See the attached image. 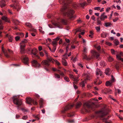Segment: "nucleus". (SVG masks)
Wrapping results in <instances>:
<instances>
[{
	"label": "nucleus",
	"instance_id": "37998d69",
	"mask_svg": "<svg viewBox=\"0 0 123 123\" xmlns=\"http://www.w3.org/2000/svg\"><path fill=\"white\" fill-rule=\"evenodd\" d=\"M56 47L53 46L52 49V50L51 52H54L56 49Z\"/></svg>",
	"mask_w": 123,
	"mask_h": 123
},
{
	"label": "nucleus",
	"instance_id": "338daca9",
	"mask_svg": "<svg viewBox=\"0 0 123 123\" xmlns=\"http://www.w3.org/2000/svg\"><path fill=\"white\" fill-rule=\"evenodd\" d=\"M77 58V56H76L74 59L73 60V62H74L76 60Z\"/></svg>",
	"mask_w": 123,
	"mask_h": 123
},
{
	"label": "nucleus",
	"instance_id": "2eb2a0df",
	"mask_svg": "<svg viewBox=\"0 0 123 123\" xmlns=\"http://www.w3.org/2000/svg\"><path fill=\"white\" fill-rule=\"evenodd\" d=\"M37 52V50L36 49L33 48L31 50V54H33L34 55H36Z\"/></svg>",
	"mask_w": 123,
	"mask_h": 123
},
{
	"label": "nucleus",
	"instance_id": "f3484780",
	"mask_svg": "<svg viewBox=\"0 0 123 123\" xmlns=\"http://www.w3.org/2000/svg\"><path fill=\"white\" fill-rule=\"evenodd\" d=\"M102 74V71L99 69H97V71L96 72V75H100V76H101Z\"/></svg>",
	"mask_w": 123,
	"mask_h": 123
},
{
	"label": "nucleus",
	"instance_id": "4be33fe9",
	"mask_svg": "<svg viewBox=\"0 0 123 123\" xmlns=\"http://www.w3.org/2000/svg\"><path fill=\"white\" fill-rule=\"evenodd\" d=\"M62 62L64 66H67V63L66 60L64 59H62Z\"/></svg>",
	"mask_w": 123,
	"mask_h": 123
},
{
	"label": "nucleus",
	"instance_id": "13d9d810",
	"mask_svg": "<svg viewBox=\"0 0 123 123\" xmlns=\"http://www.w3.org/2000/svg\"><path fill=\"white\" fill-rule=\"evenodd\" d=\"M81 31V30L80 29H76V32L75 33L76 34V33L78 32H80Z\"/></svg>",
	"mask_w": 123,
	"mask_h": 123
},
{
	"label": "nucleus",
	"instance_id": "7c9ffc66",
	"mask_svg": "<svg viewBox=\"0 0 123 123\" xmlns=\"http://www.w3.org/2000/svg\"><path fill=\"white\" fill-rule=\"evenodd\" d=\"M61 22L64 24L66 25L67 24V20L62 19L61 20Z\"/></svg>",
	"mask_w": 123,
	"mask_h": 123
},
{
	"label": "nucleus",
	"instance_id": "f03ea898",
	"mask_svg": "<svg viewBox=\"0 0 123 123\" xmlns=\"http://www.w3.org/2000/svg\"><path fill=\"white\" fill-rule=\"evenodd\" d=\"M92 54V56L91 57H90L89 56H87L86 54L83 53V59L87 60H90L95 57H96L97 58H98L99 57V54L95 51H93Z\"/></svg>",
	"mask_w": 123,
	"mask_h": 123
},
{
	"label": "nucleus",
	"instance_id": "680f3d73",
	"mask_svg": "<svg viewBox=\"0 0 123 123\" xmlns=\"http://www.w3.org/2000/svg\"><path fill=\"white\" fill-rule=\"evenodd\" d=\"M114 2L120 3L121 2V1L120 0H114Z\"/></svg>",
	"mask_w": 123,
	"mask_h": 123
},
{
	"label": "nucleus",
	"instance_id": "c9c22d12",
	"mask_svg": "<svg viewBox=\"0 0 123 123\" xmlns=\"http://www.w3.org/2000/svg\"><path fill=\"white\" fill-rule=\"evenodd\" d=\"M15 6L16 8H17L15 9H17V11H19V10L20 9V7L19 6L18 4H17V5Z\"/></svg>",
	"mask_w": 123,
	"mask_h": 123
},
{
	"label": "nucleus",
	"instance_id": "c85d7f7f",
	"mask_svg": "<svg viewBox=\"0 0 123 123\" xmlns=\"http://www.w3.org/2000/svg\"><path fill=\"white\" fill-rule=\"evenodd\" d=\"M8 39L10 42H12L13 40V37L12 36L10 35L8 36Z\"/></svg>",
	"mask_w": 123,
	"mask_h": 123
},
{
	"label": "nucleus",
	"instance_id": "c756f323",
	"mask_svg": "<svg viewBox=\"0 0 123 123\" xmlns=\"http://www.w3.org/2000/svg\"><path fill=\"white\" fill-rule=\"evenodd\" d=\"M81 104H82L80 102H79V103H77L76 106V108H78L80 107Z\"/></svg>",
	"mask_w": 123,
	"mask_h": 123
},
{
	"label": "nucleus",
	"instance_id": "0e129e2a",
	"mask_svg": "<svg viewBox=\"0 0 123 123\" xmlns=\"http://www.w3.org/2000/svg\"><path fill=\"white\" fill-rule=\"evenodd\" d=\"M8 50L9 53L11 54H13V51L11 50L10 49H8Z\"/></svg>",
	"mask_w": 123,
	"mask_h": 123
},
{
	"label": "nucleus",
	"instance_id": "20e7f679",
	"mask_svg": "<svg viewBox=\"0 0 123 123\" xmlns=\"http://www.w3.org/2000/svg\"><path fill=\"white\" fill-rule=\"evenodd\" d=\"M74 106V105H68L66 106L64 109L62 111V113H64L65 111L69 110L70 109Z\"/></svg>",
	"mask_w": 123,
	"mask_h": 123
},
{
	"label": "nucleus",
	"instance_id": "ddd939ff",
	"mask_svg": "<svg viewBox=\"0 0 123 123\" xmlns=\"http://www.w3.org/2000/svg\"><path fill=\"white\" fill-rule=\"evenodd\" d=\"M105 13H104L101 14V16L100 19L102 21H104L105 19L107 18V16L106 15H105Z\"/></svg>",
	"mask_w": 123,
	"mask_h": 123
},
{
	"label": "nucleus",
	"instance_id": "09e8293b",
	"mask_svg": "<svg viewBox=\"0 0 123 123\" xmlns=\"http://www.w3.org/2000/svg\"><path fill=\"white\" fill-rule=\"evenodd\" d=\"M94 9L95 10H100V8L99 7H96L94 8Z\"/></svg>",
	"mask_w": 123,
	"mask_h": 123
},
{
	"label": "nucleus",
	"instance_id": "052dcab7",
	"mask_svg": "<svg viewBox=\"0 0 123 123\" xmlns=\"http://www.w3.org/2000/svg\"><path fill=\"white\" fill-rule=\"evenodd\" d=\"M111 82H114V81L115 79L114 78L113 76L112 75H111Z\"/></svg>",
	"mask_w": 123,
	"mask_h": 123
},
{
	"label": "nucleus",
	"instance_id": "9b49d317",
	"mask_svg": "<svg viewBox=\"0 0 123 123\" xmlns=\"http://www.w3.org/2000/svg\"><path fill=\"white\" fill-rule=\"evenodd\" d=\"M47 57V60L49 63L50 62L53 63L54 62V60L51 56H49L48 55H46Z\"/></svg>",
	"mask_w": 123,
	"mask_h": 123
},
{
	"label": "nucleus",
	"instance_id": "7ed1b4c3",
	"mask_svg": "<svg viewBox=\"0 0 123 123\" xmlns=\"http://www.w3.org/2000/svg\"><path fill=\"white\" fill-rule=\"evenodd\" d=\"M13 100L14 103L18 106L22 104V102L21 100L20 99L17 98L16 96L13 97Z\"/></svg>",
	"mask_w": 123,
	"mask_h": 123
},
{
	"label": "nucleus",
	"instance_id": "a211bd4d",
	"mask_svg": "<svg viewBox=\"0 0 123 123\" xmlns=\"http://www.w3.org/2000/svg\"><path fill=\"white\" fill-rule=\"evenodd\" d=\"M101 83L102 81H100L98 78L96 79L94 81L95 84L98 85L100 84Z\"/></svg>",
	"mask_w": 123,
	"mask_h": 123
},
{
	"label": "nucleus",
	"instance_id": "603ef678",
	"mask_svg": "<svg viewBox=\"0 0 123 123\" xmlns=\"http://www.w3.org/2000/svg\"><path fill=\"white\" fill-rule=\"evenodd\" d=\"M10 6L11 7H13V9H16L17 8H16L15 7V6H14V5H13V4L10 5Z\"/></svg>",
	"mask_w": 123,
	"mask_h": 123
},
{
	"label": "nucleus",
	"instance_id": "ea45409f",
	"mask_svg": "<svg viewBox=\"0 0 123 123\" xmlns=\"http://www.w3.org/2000/svg\"><path fill=\"white\" fill-rule=\"evenodd\" d=\"M64 79L67 82H69L70 81L69 78L68 77H65L64 78Z\"/></svg>",
	"mask_w": 123,
	"mask_h": 123
},
{
	"label": "nucleus",
	"instance_id": "5701e85b",
	"mask_svg": "<svg viewBox=\"0 0 123 123\" xmlns=\"http://www.w3.org/2000/svg\"><path fill=\"white\" fill-rule=\"evenodd\" d=\"M112 82L109 81H107L106 82L105 85L107 86H111L112 85Z\"/></svg>",
	"mask_w": 123,
	"mask_h": 123
},
{
	"label": "nucleus",
	"instance_id": "f704fd0d",
	"mask_svg": "<svg viewBox=\"0 0 123 123\" xmlns=\"http://www.w3.org/2000/svg\"><path fill=\"white\" fill-rule=\"evenodd\" d=\"M109 117H110L109 116H108L107 118H104L103 120V121L105 122V123H111L107 121V120L108 119Z\"/></svg>",
	"mask_w": 123,
	"mask_h": 123
},
{
	"label": "nucleus",
	"instance_id": "393cba45",
	"mask_svg": "<svg viewBox=\"0 0 123 123\" xmlns=\"http://www.w3.org/2000/svg\"><path fill=\"white\" fill-rule=\"evenodd\" d=\"M12 21L16 25H18L20 23L19 21L18 20L15 19H12Z\"/></svg>",
	"mask_w": 123,
	"mask_h": 123
},
{
	"label": "nucleus",
	"instance_id": "69168bd1",
	"mask_svg": "<svg viewBox=\"0 0 123 123\" xmlns=\"http://www.w3.org/2000/svg\"><path fill=\"white\" fill-rule=\"evenodd\" d=\"M69 77L71 79H73L74 78V77L73 75L70 74L69 75Z\"/></svg>",
	"mask_w": 123,
	"mask_h": 123
},
{
	"label": "nucleus",
	"instance_id": "2f4dec72",
	"mask_svg": "<svg viewBox=\"0 0 123 123\" xmlns=\"http://www.w3.org/2000/svg\"><path fill=\"white\" fill-rule=\"evenodd\" d=\"M90 34L88 36L91 38H92L93 37V31H90Z\"/></svg>",
	"mask_w": 123,
	"mask_h": 123
},
{
	"label": "nucleus",
	"instance_id": "39448f33",
	"mask_svg": "<svg viewBox=\"0 0 123 123\" xmlns=\"http://www.w3.org/2000/svg\"><path fill=\"white\" fill-rule=\"evenodd\" d=\"M94 105V103L93 102H87L85 103L84 104V107L85 106H86L88 108H92V105Z\"/></svg>",
	"mask_w": 123,
	"mask_h": 123
},
{
	"label": "nucleus",
	"instance_id": "b1692460",
	"mask_svg": "<svg viewBox=\"0 0 123 123\" xmlns=\"http://www.w3.org/2000/svg\"><path fill=\"white\" fill-rule=\"evenodd\" d=\"M1 19L5 22L10 23L9 21L8 20L7 18L3 16L1 18Z\"/></svg>",
	"mask_w": 123,
	"mask_h": 123
},
{
	"label": "nucleus",
	"instance_id": "1a4fd4ad",
	"mask_svg": "<svg viewBox=\"0 0 123 123\" xmlns=\"http://www.w3.org/2000/svg\"><path fill=\"white\" fill-rule=\"evenodd\" d=\"M23 57V62L25 64L27 65L28 63V58L25 55Z\"/></svg>",
	"mask_w": 123,
	"mask_h": 123
},
{
	"label": "nucleus",
	"instance_id": "49530a36",
	"mask_svg": "<svg viewBox=\"0 0 123 123\" xmlns=\"http://www.w3.org/2000/svg\"><path fill=\"white\" fill-rule=\"evenodd\" d=\"M32 102L34 105H37V102L35 101L32 100Z\"/></svg>",
	"mask_w": 123,
	"mask_h": 123
},
{
	"label": "nucleus",
	"instance_id": "473e14b6",
	"mask_svg": "<svg viewBox=\"0 0 123 123\" xmlns=\"http://www.w3.org/2000/svg\"><path fill=\"white\" fill-rule=\"evenodd\" d=\"M114 43L116 45H118L119 43V42L118 40L115 39L114 41Z\"/></svg>",
	"mask_w": 123,
	"mask_h": 123
},
{
	"label": "nucleus",
	"instance_id": "e2e57ef3",
	"mask_svg": "<svg viewBox=\"0 0 123 123\" xmlns=\"http://www.w3.org/2000/svg\"><path fill=\"white\" fill-rule=\"evenodd\" d=\"M60 38L59 37H57L56 38L54 39V40L55 41H56L57 42V41H58L60 39Z\"/></svg>",
	"mask_w": 123,
	"mask_h": 123
},
{
	"label": "nucleus",
	"instance_id": "dca6fc26",
	"mask_svg": "<svg viewBox=\"0 0 123 123\" xmlns=\"http://www.w3.org/2000/svg\"><path fill=\"white\" fill-rule=\"evenodd\" d=\"M0 7L1 8L3 7L6 5L5 1L4 0H2L0 1Z\"/></svg>",
	"mask_w": 123,
	"mask_h": 123
},
{
	"label": "nucleus",
	"instance_id": "4c0bfd02",
	"mask_svg": "<svg viewBox=\"0 0 123 123\" xmlns=\"http://www.w3.org/2000/svg\"><path fill=\"white\" fill-rule=\"evenodd\" d=\"M106 27H107L110 26L111 25V23L110 22L106 23H105Z\"/></svg>",
	"mask_w": 123,
	"mask_h": 123
},
{
	"label": "nucleus",
	"instance_id": "4468645a",
	"mask_svg": "<svg viewBox=\"0 0 123 123\" xmlns=\"http://www.w3.org/2000/svg\"><path fill=\"white\" fill-rule=\"evenodd\" d=\"M26 102L28 104H31V103L32 100L31 98L30 97H27L26 98Z\"/></svg>",
	"mask_w": 123,
	"mask_h": 123
},
{
	"label": "nucleus",
	"instance_id": "0eeeda50",
	"mask_svg": "<svg viewBox=\"0 0 123 123\" xmlns=\"http://www.w3.org/2000/svg\"><path fill=\"white\" fill-rule=\"evenodd\" d=\"M98 113L99 114V116L100 117H103L107 115L108 114L107 112L105 110L99 111Z\"/></svg>",
	"mask_w": 123,
	"mask_h": 123
},
{
	"label": "nucleus",
	"instance_id": "c03bdc74",
	"mask_svg": "<svg viewBox=\"0 0 123 123\" xmlns=\"http://www.w3.org/2000/svg\"><path fill=\"white\" fill-rule=\"evenodd\" d=\"M87 48L85 47H84L83 51V52L85 54V53H87Z\"/></svg>",
	"mask_w": 123,
	"mask_h": 123
},
{
	"label": "nucleus",
	"instance_id": "a19ab883",
	"mask_svg": "<svg viewBox=\"0 0 123 123\" xmlns=\"http://www.w3.org/2000/svg\"><path fill=\"white\" fill-rule=\"evenodd\" d=\"M85 76L86 77V80H90V76L87 74H86Z\"/></svg>",
	"mask_w": 123,
	"mask_h": 123
},
{
	"label": "nucleus",
	"instance_id": "a878e982",
	"mask_svg": "<svg viewBox=\"0 0 123 123\" xmlns=\"http://www.w3.org/2000/svg\"><path fill=\"white\" fill-rule=\"evenodd\" d=\"M27 42V40L25 39L24 40L22 41L20 43V44L26 45L25 43H26Z\"/></svg>",
	"mask_w": 123,
	"mask_h": 123
},
{
	"label": "nucleus",
	"instance_id": "a18cd8bd",
	"mask_svg": "<svg viewBox=\"0 0 123 123\" xmlns=\"http://www.w3.org/2000/svg\"><path fill=\"white\" fill-rule=\"evenodd\" d=\"M86 4V2H84L83 3H80V5L81 6L83 7Z\"/></svg>",
	"mask_w": 123,
	"mask_h": 123
},
{
	"label": "nucleus",
	"instance_id": "aec40b11",
	"mask_svg": "<svg viewBox=\"0 0 123 123\" xmlns=\"http://www.w3.org/2000/svg\"><path fill=\"white\" fill-rule=\"evenodd\" d=\"M79 77H74V78L73 80L74 81L73 82V83H76L77 82L79 81L78 78Z\"/></svg>",
	"mask_w": 123,
	"mask_h": 123
},
{
	"label": "nucleus",
	"instance_id": "6e6d98bb",
	"mask_svg": "<svg viewBox=\"0 0 123 123\" xmlns=\"http://www.w3.org/2000/svg\"><path fill=\"white\" fill-rule=\"evenodd\" d=\"M28 118V117L27 116H24L23 117L22 119H23L26 120Z\"/></svg>",
	"mask_w": 123,
	"mask_h": 123
},
{
	"label": "nucleus",
	"instance_id": "423d86ee",
	"mask_svg": "<svg viewBox=\"0 0 123 123\" xmlns=\"http://www.w3.org/2000/svg\"><path fill=\"white\" fill-rule=\"evenodd\" d=\"M32 66L36 67L39 68L41 66V65L38 63L37 61L36 60H34L31 62Z\"/></svg>",
	"mask_w": 123,
	"mask_h": 123
},
{
	"label": "nucleus",
	"instance_id": "9d476101",
	"mask_svg": "<svg viewBox=\"0 0 123 123\" xmlns=\"http://www.w3.org/2000/svg\"><path fill=\"white\" fill-rule=\"evenodd\" d=\"M41 64L42 65L46 66H49L50 65L49 63L47 60H43Z\"/></svg>",
	"mask_w": 123,
	"mask_h": 123
},
{
	"label": "nucleus",
	"instance_id": "412c9836",
	"mask_svg": "<svg viewBox=\"0 0 123 123\" xmlns=\"http://www.w3.org/2000/svg\"><path fill=\"white\" fill-rule=\"evenodd\" d=\"M43 100L42 99H41L39 101V104L40 107L41 108L43 107Z\"/></svg>",
	"mask_w": 123,
	"mask_h": 123
},
{
	"label": "nucleus",
	"instance_id": "79ce46f5",
	"mask_svg": "<svg viewBox=\"0 0 123 123\" xmlns=\"http://www.w3.org/2000/svg\"><path fill=\"white\" fill-rule=\"evenodd\" d=\"M55 78H60V75L59 74H55Z\"/></svg>",
	"mask_w": 123,
	"mask_h": 123
},
{
	"label": "nucleus",
	"instance_id": "bf43d9fd",
	"mask_svg": "<svg viewBox=\"0 0 123 123\" xmlns=\"http://www.w3.org/2000/svg\"><path fill=\"white\" fill-rule=\"evenodd\" d=\"M115 67L117 70H118L119 69V65L118 64H117L115 66Z\"/></svg>",
	"mask_w": 123,
	"mask_h": 123
},
{
	"label": "nucleus",
	"instance_id": "3c124183",
	"mask_svg": "<svg viewBox=\"0 0 123 123\" xmlns=\"http://www.w3.org/2000/svg\"><path fill=\"white\" fill-rule=\"evenodd\" d=\"M54 62H55L56 63L57 65H58L59 66L60 65V63L57 60H54Z\"/></svg>",
	"mask_w": 123,
	"mask_h": 123
},
{
	"label": "nucleus",
	"instance_id": "e433bc0d",
	"mask_svg": "<svg viewBox=\"0 0 123 123\" xmlns=\"http://www.w3.org/2000/svg\"><path fill=\"white\" fill-rule=\"evenodd\" d=\"M108 61L110 62H111L113 61V59L111 56H109L108 57Z\"/></svg>",
	"mask_w": 123,
	"mask_h": 123
},
{
	"label": "nucleus",
	"instance_id": "72a5a7b5",
	"mask_svg": "<svg viewBox=\"0 0 123 123\" xmlns=\"http://www.w3.org/2000/svg\"><path fill=\"white\" fill-rule=\"evenodd\" d=\"M116 56L117 58L118 59V60H121V61L122 58L121 57V56L119 55L118 54Z\"/></svg>",
	"mask_w": 123,
	"mask_h": 123
},
{
	"label": "nucleus",
	"instance_id": "6ab92c4d",
	"mask_svg": "<svg viewBox=\"0 0 123 123\" xmlns=\"http://www.w3.org/2000/svg\"><path fill=\"white\" fill-rule=\"evenodd\" d=\"M105 73L106 75H109L111 73L110 71V68H107L105 70Z\"/></svg>",
	"mask_w": 123,
	"mask_h": 123
},
{
	"label": "nucleus",
	"instance_id": "6e6552de",
	"mask_svg": "<svg viewBox=\"0 0 123 123\" xmlns=\"http://www.w3.org/2000/svg\"><path fill=\"white\" fill-rule=\"evenodd\" d=\"M20 52L21 54H24L25 53V48L26 45H23L20 44Z\"/></svg>",
	"mask_w": 123,
	"mask_h": 123
},
{
	"label": "nucleus",
	"instance_id": "bb28decb",
	"mask_svg": "<svg viewBox=\"0 0 123 123\" xmlns=\"http://www.w3.org/2000/svg\"><path fill=\"white\" fill-rule=\"evenodd\" d=\"M52 45L53 46L56 47V46L57 45V42L56 41L54 40V41H53L52 42Z\"/></svg>",
	"mask_w": 123,
	"mask_h": 123
},
{
	"label": "nucleus",
	"instance_id": "5fc2aeb1",
	"mask_svg": "<svg viewBox=\"0 0 123 123\" xmlns=\"http://www.w3.org/2000/svg\"><path fill=\"white\" fill-rule=\"evenodd\" d=\"M84 82L85 81H82L80 83L82 87H84L85 86Z\"/></svg>",
	"mask_w": 123,
	"mask_h": 123
},
{
	"label": "nucleus",
	"instance_id": "f257e3e1",
	"mask_svg": "<svg viewBox=\"0 0 123 123\" xmlns=\"http://www.w3.org/2000/svg\"><path fill=\"white\" fill-rule=\"evenodd\" d=\"M59 2L63 4L64 6L62 8L61 11L65 15H67L69 19L73 20L74 18V17L73 15L74 11L71 8L69 7L67 4L70 2V0H59Z\"/></svg>",
	"mask_w": 123,
	"mask_h": 123
},
{
	"label": "nucleus",
	"instance_id": "cd10ccee",
	"mask_svg": "<svg viewBox=\"0 0 123 123\" xmlns=\"http://www.w3.org/2000/svg\"><path fill=\"white\" fill-rule=\"evenodd\" d=\"M26 25L29 27L30 28H32V25L30 23H26L25 24Z\"/></svg>",
	"mask_w": 123,
	"mask_h": 123
},
{
	"label": "nucleus",
	"instance_id": "4d7b16f0",
	"mask_svg": "<svg viewBox=\"0 0 123 123\" xmlns=\"http://www.w3.org/2000/svg\"><path fill=\"white\" fill-rule=\"evenodd\" d=\"M111 53L113 54H115V51L113 49H111Z\"/></svg>",
	"mask_w": 123,
	"mask_h": 123
},
{
	"label": "nucleus",
	"instance_id": "8fccbe9b",
	"mask_svg": "<svg viewBox=\"0 0 123 123\" xmlns=\"http://www.w3.org/2000/svg\"><path fill=\"white\" fill-rule=\"evenodd\" d=\"M20 37L18 36L15 37V39L16 41H18L20 39Z\"/></svg>",
	"mask_w": 123,
	"mask_h": 123
},
{
	"label": "nucleus",
	"instance_id": "de8ad7c7",
	"mask_svg": "<svg viewBox=\"0 0 123 123\" xmlns=\"http://www.w3.org/2000/svg\"><path fill=\"white\" fill-rule=\"evenodd\" d=\"M62 56L65 59H67L68 58L67 53H66L65 55H63Z\"/></svg>",
	"mask_w": 123,
	"mask_h": 123
},
{
	"label": "nucleus",
	"instance_id": "774afa93",
	"mask_svg": "<svg viewBox=\"0 0 123 123\" xmlns=\"http://www.w3.org/2000/svg\"><path fill=\"white\" fill-rule=\"evenodd\" d=\"M78 6V5L77 4H75L74 5L73 7H74V8H76Z\"/></svg>",
	"mask_w": 123,
	"mask_h": 123
},
{
	"label": "nucleus",
	"instance_id": "864d4df0",
	"mask_svg": "<svg viewBox=\"0 0 123 123\" xmlns=\"http://www.w3.org/2000/svg\"><path fill=\"white\" fill-rule=\"evenodd\" d=\"M95 28L96 29L97 31H99L100 30V26L97 27H95Z\"/></svg>",
	"mask_w": 123,
	"mask_h": 123
},
{
	"label": "nucleus",
	"instance_id": "f8f14e48",
	"mask_svg": "<svg viewBox=\"0 0 123 123\" xmlns=\"http://www.w3.org/2000/svg\"><path fill=\"white\" fill-rule=\"evenodd\" d=\"M2 50L4 55L6 57L8 58L9 57V56L8 54L7 53L6 50L4 49V47H3L2 48Z\"/></svg>",
	"mask_w": 123,
	"mask_h": 123
},
{
	"label": "nucleus",
	"instance_id": "58836bf2",
	"mask_svg": "<svg viewBox=\"0 0 123 123\" xmlns=\"http://www.w3.org/2000/svg\"><path fill=\"white\" fill-rule=\"evenodd\" d=\"M100 63V65L102 67H103L105 65V63L104 61H101Z\"/></svg>",
	"mask_w": 123,
	"mask_h": 123
}]
</instances>
